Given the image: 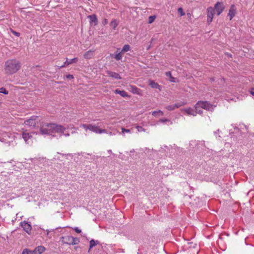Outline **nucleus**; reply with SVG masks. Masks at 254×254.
<instances>
[{"label": "nucleus", "instance_id": "34", "mask_svg": "<svg viewBox=\"0 0 254 254\" xmlns=\"http://www.w3.org/2000/svg\"><path fill=\"white\" fill-rule=\"evenodd\" d=\"M170 121L167 119H160L159 120V122L160 123H166L167 122H170Z\"/></svg>", "mask_w": 254, "mask_h": 254}, {"label": "nucleus", "instance_id": "12", "mask_svg": "<svg viewBox=\"0 0 254 254\" xmlns=\"http://www.w3.org/2000/svg\"><path fill=\"white\" fill-rule=\"evenodd\" d=\"M236 9L234 5H232L229 10L228 15L230 17V20H231L235 15Z\"/></svg>", "mask_w": 254, "mask_h": 254}, {"label": "nucleus", "instance_id": "10", "mask_svg": "<svg viewBox=\"0 0 254 254\" xmlns=\"http://www.w3.org/2000/svg\"><path fill=\"white\" fill-rule=\"evenodd\" d=\"M14 136L11 133L6 132L3 134V137L2 139H0L1 141H6L7 142H10L13 141L14 139Z\"/></svg>", "mask_w": 254, "mask_h": 254}, {"label": "nucleus", "instance_id": "31", "mask_svg": "<svg viewBox=\"0 0 254 254\" xmlns=\"http://www.w3.org/2000/svg\"><path fill=\"white\" fill-rule=\"evenodd\" d=\"M178 11L180 13L181 16H183L185 14L183 8L181 7L179 8Z\"/></svg>", "mask_w": 254, "mask_h": 254}, {"label": "nucleus", "instance_id": "29", "mask_svg": "<svg viewBox=\"0 0 254 254\" xmlns=\"http://www.w3.org/2000/svg\"><path fill=\"white\" fill-rule=\"evenodd\" d=\"M135 127L137 129L138 132L145 131V129L141 126H136Z\"/></svg>", "mask_w": 254, "mask_h": 254}, {"label": "nucleus", "instance_id": "19", "mask_svg": "<svg viewBox=\"0 0 254 254\" xmlns=\"http://www.w3.org/2000/svg\"><path fill=\"white\" fill-rule=\"evenodd\" d=\"M88 17L90 19L91 22L94 23L95 25L97 24V19L95 15H89Z\"/></svg>", "mask_w": 254, "mask_h": 254}, {"label": "nucleus", "instance_id": "17", "mask_svg": "<svg viewBox=\"0 0 254 254\" xmlns=\"http://www.w3.org/2000/svg\"><path fill=\"white\" fill-rule=\"evenodd\" d=\"M35 249L37 254H41L46 250L45 248L42 246H38Z\"/></svg>", "mask_w": 254, "mask_h": 254}, {"label": "nucleus", "instance_id": "7", "mask_svg": "<svg viewBox=\"0 0 254 254\" xmlns=\"http://www.w3.org/2000/svg\"><path fill=\"white\" fill-rule=\"evenodd\" d=\"M207 21L208 24H210L213 20V16L215 13V9L212 7H209L207 9Z\"/></svg>", "mask_w": 254, "mask_h": 254}, {"label": "nucleus", "instance_id": "43", "mask_svg": "<svg viewBox=\"0 0 254 254\" xmlns=\"http://www.w3.org/2000/svg\"><path fill=\"white\" fill-rule=\"evenodd\" d=\"M250 92L251 94L254 96V88H252Z\"/></svg>", "mask_w": 254, "mask_h": 254}, {"label": "nucleus", "instance_id": "23", "mask_svg": "<svg viewBox=\"0 0 254 254\" xmlns=\"http://www.w3.org/2000/svg\"><path fill=\"white\" fill-rule=\"evenodd\" d=\"M122 53V52H121L120 53H116L115 55H114V58L117 61L122 60L123 57Z\"/></svg>", "mask_w": 254, "mask_h": 254}, {"label": "nucleus", "instance_id": "16", "mask_svg": "<svg viewBox=\"0 0 254 254\" xmlns=\"http://www.w3.org/2000/svg\"><path fill=\"white\" fill-rule=\"evenodd\" d=\"M107 73L108 75L113 78H116V79H121V77L120 76V75L116 72H112L110 71H107Z\"/></svg>", "mask_w": 254, "mask_h": 254}, {"label": "nucleus", "instance_id": "1", "mask_svg": "<svg viewBox=\"0 0 254 254\" xmlns=\"http://www.w3.org/2000/svg\"><path fill=\"white\" fill-rule=\"evenodd\" d=\"M40 133L42 135H51L60 138L63 135L65 137L69 136V133L66 132L65 127L54 123L43 124L40 127Z\"/></svg>", "mask_w": 254, "mask_h": 254}, {"label": "nucleus", "instance_id": "4", "mask_svg": "<svg viewBox=\"0 0 254 254\" xmlns=\"http://www.w3.org/2000/svg\"><path fill=\"white\" fill-rule=\"evenodd\" d=\"M61 241L65 244L76 245L79 243V240L76 238L70 236H66L61 238Z\"/></svg>", "mask_w": 254, "mask_h": 254}, {"label": "nucleus", "instance_id": "33", "mask_svg": "<svg viewBox=\"0 0 254 254\" xmlns=\"http://www.w3.org/2000/svg\"><path fill=\"white\" fill-rule=\"evenodd\" d=\"M169 80L172 82H176L178 81L176 78L173 77L172 76L169 77Z\"/></svg>", "mask_w": 254, "mask_h": 254}, {"label": "nucleus", "instance_id": "2", "mask_svg": "<svg viewBox=\"0 0 254 254\" xmlns=\"http://www.w3.org/2000/svg\"><path fill=\"white\" fill-rule=\"evenodd\" d=\"M215 108L214 106L209 104L208 102L198 101L195 105V110L191 108L181 109L182 112H185L188 115L195 116L197 114H201L202 112L201 108L208 111H212Z\"/></svg>", "mask_w": 254, "mask_h": 254}, {"label": "nucleus", "instance_id": "26", "mask_svg": "<svg viewBox=\"0 0 254 254\" xmlns=\"http://www.w3.org/2000/svg\"><path fill=\"white\" fill-rule=\"evenodd\" d=\"M130 50V46L128 45H125L122 49V52L125 53Z\"/></svg>", "mask_w": 254, "mask_h": 254}, {"label": "nucleus", "instance_id": "6", "mask_svg": "<svg viewBox=\"0 0 254 254\" xmlns=\"http://www.w3.org/2000/svg\"><path fill=\"white\" fill-rule=\"evenodd\" d=\"M38 117L32 116L28 120L24 121L25 126L28 127H34L38 122Z\"/></svg>", "mask_w": 254, "mask_h": 254}, {"label": "nucleus", "instance_id": "40", "mask_svg": "<svg viewBox=\"0 0 254 254\" xmlns=\"http://www.w3.org/2000/svg\"><path fill=\"white\" fill-rule=\"evenodd\" d=\"M21 254H28V249H24Z\"/></svg>", "mask_w": 254, "mask_h": 254}, {"label": "nucleus", "instance_id": "5", "mask_svg": "<svg viewBox=\"0 0 254 254\" xmlns=\"http://www.w3.org/2000/svg\"><path fill=\"white\" fill-rule=\"evenodd\" d=\"M88 130H90L91 131H93V132H94L96 133H98V134H101V133L107 132V131L106 129H101L99 128V127H98L95 125H93V124H89Z\"/></svg>", "mask_w": 254, "mask_h": 254}, {"label": "nucleus", "instance_id": "11", "mask_svg": "<svg viewBox=\"0 0 254 254\" xmlns=\"http://www.w3.org/2000/svg\"><path fill=\"white\" fill-rule=\"evenodd\" d=\"M22 137L25 142L27 144H30L32 142V135L28 132L23 131L22 133Z\"/></svg>", "mask_w": 254, "mask_h": 254}, {"label": "nucleus", "instance_id": "28", "mask_svg": "<svg viewBox=\"0 0 254 254\" xmlns=\"http://www.w3.org/2000/svg\"><path fill=\"white\" fill-rule=\"evenodd\" d=\"M89 124H81L80 126V127H82L85 129V131H87L89 128Z\"/></svg>", "mask_w": 254, "mask_h": 254}, {"label": "nucleus", "instance_id": "20", "mask_svg": "<svg viewBox=\"0 0 254 254\" xmlns=\"http://www.w3.org/2000/svg\"><path fill=\"white\" fill-rule=\"evenodd\" d=\"M163 112L161 110L153 111L152 112V115L154 116H163Z\"/></svg>", "mask_w": 254, "mask_h": 254}, {"label": "nucleus", "instance_id": "45", "mask_svg": "<svg viewBox=\"0 0 254 254\" xmlns=\"http://www.w3.org/2000/svg\"><path fill=\"white\" fill-rule=\"evenodd\" d=\"M108 152L109 153H110H110H112V150H109L108 151Z\"/></svg>", "mask_w": 254, "mask_h": 254}, {"label": "nucleus", "instance_id": "46", "mask_svg": "<svg viewBox=\"0 0 254 254\" xmlns=\"http://www.w3.org/2000/svg\"><path fill=\"white\" fill-rule=\"evenodd\" d=\"M227 55L228 56V57H231V55L230 54H227Z\"/></svg>", "mask_w": 254, "mask_h": 254}, {"label": "nucleus", "instance_id": "47", "mask_svg": "<svg viewBox=\"0 0 254 254\" xmlns=\"http://www.w3.org/2000/svg\"><path fill=\"white\" fill-rule=\"evenodd\" d=\"M112 132H110V135H112Z\"/></svg>", "mask_w": 254, "mask_h": 254}, {"label": "nucleus", "instance_id": "41", "mask_svg": "<svg viewBox=\"0 0 254 254\" xmlns=\"http://www.w3.org/2000/svg\"><path fill=\"white\" fill-rule=\"evenodd\" d=\"M108 23V20L107 19H104L103 21H102V24H104V25H106Z\"/></svg>", "mask_w": 254, "mask_h": 254}, {"label": "nucleus", "instance_id": "38", "mask_svg": "<svg viewBox=\"0 0 254 254\" xmlns=\"http://www.w3.org/2000/svg\"><path fill=\"white\" fill-rule=\"evenodd\" d=\"M65 77L66 78H67V79H73V76L71 74L66 75Z\"/></svg>", "mask_w": 254, "mask_h": 254}, {"label": "nucleus", "instance_id": "37", "mask_svg": "<svg viewBox=\"0 0 254 254\" xmlns=\"http://www.w3.org/2000/svg\"><path fill=\"white\" fill-rule=\"evenodd\" d=\"M73 229L76 233H80L81 232V231L78 227H74Z\"/></svg>", "mask_w": 254, "mask_h": 254}, {"label": "nucleus", "instance_id": "9", "mask_svg": "<svg viewBox=\"0 0 254 254\" xmlns=\"http://www.w3.org/2000/svg\"><path fill=\"white\" fill-rule=\"evenodd\" d=\"M217 12V15H219L224 10V6L222 2H217L213 8Z\"/></svg>", "mask_w": 254, "mask_h": 254}, {"label": "nucleus", "instance_id": "15", "mask_svg": "<svg viewBox=\"0 0 254 254\" xmlns=\"http://www.w3.org/2000/svg\"><path fill=\"white\" fill-rule=\"evenodd\" d=\"M94 51L92 50H89L87 51L84 54V58L86 59H91L94 56Z\"/></svg>", "mask_w": 254, "mask_h": 254}, {"label": "nucleus", "instance_id": "18", "mask_svg": "<svg viewBox=\"0 0 254 254\" xmlns=\"http://www.w3.org/2000/svg\"><path fill=\"white\" fill-rule=\"evenodd\" d=\"M115 93L116 94H120L121 96H122L123 97H128V94H127V92H126V91H125L124 90L121 91V90H119V89H116L115 91Z\"/></svg>", "mask_w": 254, "mask_h": 254}, {"label": "nucleus", "instance_id": "36", "mask_svg": "<svg viewBox=\"0 0 254 254\" xmlns=\"http://www.w3.org/2000/svg\"><path fill=\"white\" fill-rule=\"evenodd\" d=\"M122 131L123 133H124L125 132L129 133L130 132L129 129H126L124 128H122Z\"/></svg>", "mask_w": 254, "mask_h": 254}, {"label": "nucleus", "instance_id": "25", "mask_svg": "<svg viewBox=\"0 0 254 254\" xmlns=\"http://www.w3.org/2000/svg\"><path fill=\"white\" fill-rule=\"evenodd\" d=\"M165 108L168 111H173L176 109L175 104L168 105Z\"/></svg>", "mask_w": 254, "mask_h": 254}, {"label": "nucleus", "instance_id": "3", "mask_svg": "<svg viewBox=\"0 0 254 254\" xmlns=\"http://www.w3.org/2000/svg\"><path fill=\"white\" fill-rule=\"evenodd\" d=\"M20 67V64L16 60H9L4 65V70L6 74H12L16 72Z\"/></svg>", "mask_w": 254, "mask_h": 254}, {"label": "nucleus", "instance_id": "21", "mask_svg": "<svg viewBox=\"0 0 254 254\" xmlns=\"http://www.w3.org/2000/svg\"><path fill=\"white\" fill-rule=\"evenodd\" d=\"M99 242L98 241H95L94 240H91L89 242V250L91 249L93 247L95 246Z\"/></svg>", "mask_w": 254, "mask_h": 254}, {"label": "nucleus", "instance_id": "22", "mask_svg": "<svg viewBox=\"0 0 254 254\" xmlns=\"http://www.w3.org/2000/svg\"><path fill=\"white\" fill-rule=\"evenodd\" d=\"M187 104V103L185 101H180L179 102L176 103L175 104V107L177 108H179L180 107H182L184 105H185Z\"/></svg>", "mask_w": 254, "mask_h": 254}, {"label": "nucleus", "instance_id": "32", "mask_svg": "<svg viewBox=\"0 0 254 254\" xmlns=\"http://www.w3.org/2000/svg\"><path fill=\"white\" fill-rule=\"evenodd\" d=\"M155 16H150L149 17V23H152L154 20H155Z\"/></svg>", "mask_w": 254, "mask_h": 254}, {"label": "nucleus", "instance_id": "42", "mask_svg": "<svg viewBox=\"0 0 254 254\" xmlns=\"http://www.w3.org/2000/svg\"><path fill=\"white\" fill-rule=\"evenodd\" d=\"M166 75L167 76V77H171L172 76L171 75V72L170 71H168L166 73Z\"/></svg>", "mask_w": 254, "mask_h": 254}, {"label": "nucleus", "instance_id": "24", "mask_svg": "<svg viewBox=\"0 0 254 254\" xmlns=\"http://www.w3.org/2000/svg\"><path fill=\"white\" fill-rule=\"evenodd\" d=\"M131 88L132 90V92L135 94H140V89L134 86H131Z\"/></svg>", "mask_w": 254, "mask_h": 254}, {"label": "nucleus", "instance_id": "14", "mask_svg": "<svg viewBox=\"0 0 254 254\" xmlns=\"http://www.w3.org/2000/svg\"><path fill=\"white\" fill-rule=\"evenodd\" d=\"M149 84L152 88L158 89L160 91L161 90V86L153 80H149Z\"/></svg>", "mask_w": 254, "mask_h": 254}, {"label": "nucleus", "instance_id": "39", "mask_svg": "<svg viewBox=\"0 0 254 254\" xmlns=\"http://www.w3.org/2000/svg\"><path fill=\"white\" fill-rule=\"evenodd\" d=\"M55 231V229H51V230H46V234L47 236H49V233L50 232H54Z\"/></svg>", "mask_w": 254, "mask_h": 254}, {"label": "nucleus", "instance_id": "30", "mask_svg": "<svg viewBox=\"0 0 254 254\" xmlns=\"http://www.w3.org/2000/svg\"><path fill=\"white\" fill-rule=\"evenodd\" d=\"M0 93L4 94H8V92L3 87L0 88Z\"/></svg>", "mask_w": 254, "mask_h": 254}, {"label": "nucleus", "instance_id": "27", "mask_svg": "<svg viewBox=\"0 0 254 254\" xmlns=\"http://www.w3.org/2000/svg\"><path fill=\"white\" fill-rule=\"evenodd\" d=\"M118 24V23L116 20H113L110 24L111 26L112 27L113 29H115L117 26Z\"/></svg>", "mask_w": 254, "mask_h": 254}, {"label": "nucleus", "instance_id": "44", "mask_svg": "<svg viewBox=\"0 0 254 254\" xmlns=\"http://www.w3.org/2000/svg\"><path fill=\"white\" fill-rule=\"evenodd\" d=\"M13 33L16 36L19 37L20 36V34L17 32L13 31Z\"/></svg>", "mask_w": 254, "mask_h": 254}, {"label": "nucleus", "instance_id": "8", "mask_svg": "<svg viewBox=\"0 0 254 254\" xmlns=\"http://www.w3.org/2000/svg\"><path fill=\"white\" fill-rule=\"evenodd\" d=\"M20 226L23 230L28 234H30L32 230L31 225L28 222L24 221L20 222Z\"/></svg>", "mask_w": 254, "mask_h": 254}, {"label": "nucleus", "instance_id": "35", "mask_svg": "<svg viewBox=\"0 0 254 254\" xmlns=\"http://www.w3.org/2000/svg\"><path fill=\"white\" fill-rule=\"evenodd\" d=\"M28 254H37L35 249L34 250H29L28 249Z\"/></svg>", "mask_w": 254, "mask_h": 254}, {"label": "nucleus", "instance_id": "13", "mask_svg": "<svg viewBox=\"0 0 254 254\" xmlns=\"http://www.w3.org/2000/svg\"><path fill=\"white\" fill-rule=\"evenodd\" d=\"M78 61V59L77 58H73L71 60H68L67 59H66V61L64 63V64L60 66V68H63L64 67H65L66 66L70 64L75 63Z\"/></svg>", "mask_w": 254, "mask_h": 254}]
</instances>
